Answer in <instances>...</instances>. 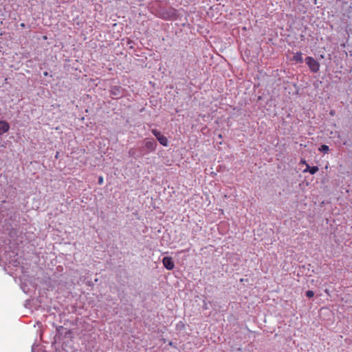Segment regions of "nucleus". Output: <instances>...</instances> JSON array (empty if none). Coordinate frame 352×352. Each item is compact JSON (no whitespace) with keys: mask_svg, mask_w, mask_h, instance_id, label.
<instances>
[{"mask_svg":"<svg viewBox=\"0 0 352 352\" xmlns=\"http://www.w3.org/2000/svg\"><path fill=\"white\" fill-rule=\"evenodd\" d=\"M314 296V292L311 290H308L306 292V296L308 298H312Z\"/></svg>","mask_w":352,"mask_h":352,"instance_id":"nucleus-12","label":"nucleus"},{"mask_svg":"<svg viewBox=\"0 0 352 352\" xmlns=\"http://www.w3.org/2000/svg\"><path fill=\"white\" fill-rule=\"evenodd\" d=\"M330 114L333 116V115L334 114V112L331 111L330 112Z\"/></svg>","mask_w":352,"mask_h":352,"instance_id":"nucleus-17","label":"nucleus"},{"mask_svg":"<svg viewBox=\"0 0 352 352\" xmlns=\"http://www.w3.org/2000/svg\"><path fill=\"white\" fill-rule=\"evenodd\" d=\"M157 144L154 139H145L142 143V146L139 150V155L144 156L156 150Z\"/></svg>","mask_w":352,"mask_h":352,"instance_id":"nucleus-1","label":"nucleus"},{"mask_svg":"<svg viewBox=\"0 0 352 352\" xmlns=\"http://www.w3.org/2000/svg\"><path fill=\"white\" fill-rule=\"evenodd\" d=\"M177 16V11L173 8H169L166 10L162 12V17L164 19H176Z\"/></svg>","mask_w":352,"mask_h":352,"instance_id":"nucleus-3","label":"nucleus"},{"mask_svg":"<svg viewBox=\"0 0 352 352\" xmlns=\"http://www.w3.org/2000/svg\"><path fill=\"white\" fill-rule=\"evenodd\" d=\"M320 152L327 153L329 151V147L326 144H322L318 149Z\"/></svg>","mask_w":352,"mask_h":352,"instance_id":"nucleus-11","label":"nucleus"},{"mask_svg":"<svg viewBox=\"0 0 352 352\" xmlns=\"http://www.w3.org/2000/svg\"><path fill=\"white\" fill-rule=\"evenodd\" d=\"M294 60H296L297 63H303V58L301 52H297L294 56Z\"/></svg>","mask_w":352,"mask_h":352,"instance_id":"nucleus-9","label":"nucleus"},{"mask_svg":"<svg viewBox=\"0 0 352 352\" xmlns=\"http://www.w3.org/2000/svg\"><path fill=\"white\" fill-rule=\"evenodd\" d=\"M129 155L130 157H133V158H137L138 157H140L139 155V154L137 155V151H136L135 148H131L129 149Z\"/></svg>","mask_w":352,"mask_h":352,"instance_id":"nucleus-10","label":"nucleus"},{"mask_svg":"<svg viewBox=\"0 0 352 352\" xmlns=\"http://www.w3.org/2000/svg\"><path fill=\"white\" fill-rule=\"evenodd\" d=\"M157 140L159 141L160 144L164 146H167L168 144V139L164 135L160 133L157 136H156Z\"/></svg>","mask_w":352,"mask_h":352,"instance_id":"nucleus-7","label":"nucleus"},{"mask_svg":"<svg viewBox=\"0 0 352 352\" xmlns=\"http://www.w3.org/2000/svg\"><path fill=\"white\" fill-rule=\"evenodd\" d=\"M305 63L312 72L316 73L320 69L319 63L311 56H307L305 58Z\"/></svg>","mask_w":352,"mask_h":352,"instance_id":"nucleus-2","label":"nucleus"},{"mask_svg":"<svg viewBox=\"0 0 352 352\" xmlns=\"http://www.w3.org/2000/svg\"><path fill=\"white\" fill-rule=\"evenodd\" d=\"M102 182H103V178H102V177H99V178H98V183H99L100 184H102Z\"/></svg>","mask_w":352,"mask_h":352,"instance_id":"nucleus-14","label":"nucleus"},{"mask_svg":"<svg viewBox=\"0 0 352 352\" xmlns=\"http://www.w3.org/2000/svg\"><path fill=\"white\" fill-rule=\"evenodd\" d=\"M162 263L164 267L168 270H172L175 267V263L170 256L164 257L162 259Z\"/></svg>","mask_w":352,"mask_h":352,"instance_id":"nucleus-5","label":"nucleus"},{"mask_svg":"<svg viewBox=\"0 0 352 352\" xmlns=\"http://www.w3.org/2000/svg\"><path fill=\"white\" fill-rule=\"evenodd\" d=\"M151 132L156 137L160 133H161L160 131H158L157 129H152L151 130Z\"/></svg>","mask_w":352,"mask_h":352,"instance_id":"nucleus-13","label":"nucleus"},{"mask_svg":"<svg viewBox=\"0 0 352 352\" xmlns=\"http://www.w3.org/2000/svg\"><path fill=\"white\" fill-rule=\"evenodd\" d=\"M318 171V166H310L308 164H306V168L303 170L304 173L309 172L311 175H314Z\"/></svg>","mask_w":352,"mask_h":352,"instance_id":"nucleus-8","label":"nucleus"},{"mask_svg":"<svg viewBox=\"0 0 352 352\" xmlns=\"http://www.w3.org/2000/svg\"><path fill=\"white\" fill-rule=\"evenodd\" d=\"M20 26H21V28H25V23H21L20 24Z\"/></svg>","mask_w":352,"mask_h":352,"instance_id":"nucleus-16","label":"nucleus"},{"mask_svg":"<svg viewBox=\"0 0 352 352\" xmlns=\"http://www.w3.org/2000/svg\"><path fill=\"white\" fill-rule=\"evenodd\" d=\"M10 126L6 121H0V135H2L8 131Z\"/></svg>","mask_w":352,"mask_h":352,"instance_id":"nucleus-6","label":"nucleus"},{"mask_svg":"<svg viewBox=\"0 0 352 352\" xmlns=\"http://www.w3.org/2000/svg\"><path fill=\"white\" fill-rule=\"evenodd\" d=\"M109 91L113 98H121L124 94V89L120 86H113Z\"/></svg>","mask_w":352,"mask_h":352,"instance_id":"nucleus-4","label":"nucleus"},{"mask_svg":"<svg viewBox=\"0 0 352 352\" xmlns=\"http://www.w3.org/2000/svg\"><path fill=\"white\" fill-rule=\"evenodd\" d=\"M300 163L302 164H305V165H306V164H307L305 160H302V159L300 160Z\"/></svg>","mask_w":352,"mask_h":352,"instance_id":"nucleus-15","label":"nucleus"}]
</instances>
